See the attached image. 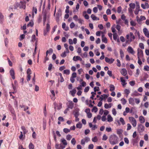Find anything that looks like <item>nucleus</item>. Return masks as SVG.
Masks as SVG:
<instances>
[{
	"mask_svg": "<svg viewBox=\"0 0 149 149\" xmlns=\"http://www.w3.org/2000/svg\"><path fill=\"white\" fill-rule=\"evenodd\" d=\"M119 138L118 136L115 135H111L109 139V141L110 143L112 145H114L118 143Z\"/></svg>",
	"mask_w": 149,
	"mask_h": 149,
	"instance_id": "1",
	"label": "nucleus"
},
{
	"mask_svg": "<svg viewBox=\"0 0 149 149\" xmlns=\"http://www.w3.org/2000/svg\"><path fill=\"white\" fill-rule=\"evenodd\" d=\"M129 120L134 127H135L137 125L136 120L132 117H130L129 118Z\"/></svg>",
	"mask_w": 149,
	"mask_h": 149,
	"instance_id": "2",
	"label": "nucleus"
},
{
	"mask_svg": "<svg viewBox=\"0 0 149 149\" xmlns=\"http://www.w3.org/2000/svg\"><path fill=\"white\" fill-rule=\"evenodd\" d=\"M136 7L135 10L134 11V14L136 15H137L139 13V11H141L142 10L140 9V7L139 3L137 1H136Z\"/></svg>",
	"mask_w": 149,
	"mask_h": 149,
	"instance_id": "3",
	"label": "nucleus"
},
{
	"mask_svg": "<svg viewBox=\"0 0 149 149\" xmlns=\"http://www.w3.org/2000/svg\"><path fill=\"white\" fill-rule=\"evenodd\" d=\"M139 57L140 58H142L143 57V51L138 48L137 49V57Z\"/></svg>",
	"mask_w": 149,
	"mask_h": 149,
	"instance_id": "4",
	"label": "nucleus"
},
{
	"mask_svg": "<svg viewBox=\"0 0 149 149\" xmlns=\"http://www.w3.org/2000/svg\"><path fill=\"white\" fill-rule=\"evenodd\" d=\"M138 131L139 133L143 132L144 130V127L142 124H139L138 126Z\"/></svg>",
	"mask_w": 149,
	"mask_h": 149,
	"instance_id": "5",
	"label": "nucleus"
},
{
	"mask_svg": "<svg viewBox=\"0 0 149 149\" xmlns=\"http://www.w3.org/2000/svg\"><path fill=\"white\" fill-rule=\"evenodd\" d=\"M130 40H126V43L128 42H130L135 39V36L134 35L133 33L130 32Z\"/></svg>",
	"mask_w": 149,
	"mask_h": 149,
	"instance_id": "6",
	"label": "nucleus"
},
{
	"mask_svg": "<svg viewBox=\"0 0 149 149\" xmlns=\"http://www.w3.org/2000/svg\"><path fill=\"white\" fill-rule=\"evenodd\" d=\"M19 3L20 4V8L25 9L26 7L25 1H21L19 2Z\"/></svg>",
	"mask_w": 149,
	"mask_h": 149,
	"instance_id": "7",
	"label": "nucleus"
},
{
	"mask_svg": "<svg viewBox=\"0 0 149 149\" xmlns=\"http://www.w3.org/2000/svg\"><path fill=\"white\" fill-rule=\"evenodd\" d=\"M61 15V12L60 9L58 10L56 15V20L57 21L59 20L60 17Z\"/></svg>",
	"mask_w": 149,
	"mask_h": 149,
	"instance_id": "8",
	"label": "nucleus"
},
{
	"mask_svg": "<svg viewBox=\"0 0 149 149\" xmlns=\"http://www.w3.org/2000/svg\"><path fill=\"white\" fill-rule=\"evenodd\" d=\"M105 59L106 62L108 63L109 64H111L113 63L114 61V60L112 58H109L107 57H105Z\"/></svg>",
	"mask_w": 149,
	"mask_h": 149,
	"instance_id": "9",
	"label": "nucleus"
},
{
	"mask_svg": "<svg viewBox=\"0 0 149 149\" xmlns=\"http://www.w3.org/2000/svg\"><path fill=\"white\" fill-rule=\"evenodd\" d=\"M128 52L132 54H134L135 53V52L133 49L130 46H129L127 49Z\"/></svg>",
	"mask_w": 149,
	"mask_h": 149,
	"instance_id": "10",
	"label": "nucleus"
},
{
	"mask_svg": "<svg viewBox=\"0 0 149 149\" xmlns=\"http://www.w3.org/2000/svg\"><path fill=\"white\" fill-rule=\"evenodd\" d=\"M143 31L145 36L149 38V32L147 29L146 28H144L143 30Z\"/></svg>",
	"mask_w": 149,
	"mask_h": 149,
	"instance_id": "11",
	"label": "nucleus"
},
{
	"mask_svg": "<svg viewBox=\"0 0 149 149\" xmlns=\"http://www.w3.org/2000/svg\"><path fill=\"white\" fill-rule=\"evenodd\" d=\"M10 76H11L12 78L13 79H14L15 78V72L14 70L13 69H11L10 71Z\"/></svg>",
	"mask_w": 149,
	"mask_h": 149,
	"instance_id": "12",
	"label": "nucleus"
},
{
	"mask_svg": "<svg viewBox=\"0 0 149 149\" xmlns=\"http://www.w3.org/2000/svg\"><path fill=\"white\" fill-rule=\"evenodd\" d=\"M120 72L121 74L123 76H125L127 73V72L126 69L123 68L120 71Z\"/></svg>",
	"mask_w": 149,
	"mask_h": 149,
	"instance_id": "13",
	"label": "nucleus"
},
{
	"mask_svg": "<svg viewBox=\"0 0 149 149\" xmlns=\"http://www.w3.org/2000/svg\"><path fill=\"white\" fill-rule=\"evenodd\" d=\"M129 102L130 104L134 105V99L130 97L129 99Z\"/></svg>",
	"mask_w": 149,
	"mask_h": 149,
	"instance_id": "14",
	"label": "nucleus"
},
{
	"mask_svg": "<svg viewBox=\"0 0 149 149\" xmlns=\"http://www.w3.org/2000/svg\"><path fill=\"white\" fill-rule=\"evenodd\" d=\"M21 129L23 131V134L24 135H25V134H26L28 132V130L26 129L24 126H21Z\"/></svg>",
	"mask_w": 149,
	"mask_h": 149,
	"instance_id": "15",
	"label": "nucleus"
},
{
	"mask_svg": "<svg viewBox=\"0 0 149 149\" xmlns=\"http://www.w3.org/2000/svg\"><path fill=\"white\" fill-rule=\"evenodd\" d=\"M120 81L122 82V84L124 86L127 84V83L125 82V81L123 77H121L120 78Z\"/></svg>",
	"mask_w": 149,
	"mask_h": 149,
	"instance_id": "16",
	"label": "nucleus"
},
{
	"mask_svg": "<svg viewBox=\"0 0 149 149\" xmlns=\"http://www.w3.org/2000/svg\"><path fill=\"white\" fill-rule=\"evenodd\" d=\"M139 120L141 123H144L145 119L143 116H141L139 117Z\"/></svg>",
	"mask_w": 149,
	"mask_h": 149,
	"instance_id": "17",
	"label": "nucleus"
},
{
	"mask_svg": "<svg viewBox=\"0 0 149 149\" xmlns=\"http://www.w3.org/2000/svg\"><path fill=\"white\" fill-rule=\"evenodd\" d=\"M107 119V121L109 122H111L113 121V118L110 114L108 115Z\"/></svg>",
	"mask_w": 149,
	"mask_h": 149,
	"instance_id": "18",
	"label": "nucleus"
},
{
	"mask_svg": "<svg viewBox=\"0 0 149 149\" xmlns=\"http://www.w3.org/2000/svg\"><path fill=\"white\" fill-rule=\"evenodd\" d=\"M73 103L72 102H70L69 104L68 105V109L69 108L72 109L73 108Z\"/></svg>",
	"mask_w": 149,
	"mask_h": 149,
	"instance_id": "19",
	"label": "nucleus"
},
{
	"mask_svg": "<svg viewBox=\"0 0 149 149\" xmlns=\"http://www.w3.org/2000/svg\"><path fill=\"white\" fill-rule=\"evenodd\" d=\"M20 4L19 3L16 2L14 4V9H16L18 7L20 8Z\"/></svg>",
	"mask_w": 149,
	"mask_h": 149,
	"instance_id": "20",
	"label": "nucleus"
},
{
	"mask_svg": "<svg viewBox=\"0 0 149 149\" xmlns=\"http://www.w3.org/2000/svg\"><path fill=\"white\" fill-rule=\"evenodd\" d=\"M53 52V50L52 48H50L49 50H47L46 52V56H47L48 54H52Z\"/></svg>",
	"mask_w": 149,
	"mask_h": 149,
	"instance_id": "21",
	"label": "nucleus"
},
{
	"mask_svg": "<svg viewBox=\"0 0 149 149\" xmlns=\"http://www.w3.org/2000/svg\"><path fill=\"white\" fill-rule=\"evenodd\" d=\"M110 91H113L115 89L114 86L113 84H110L109 86Z\"/></svg>",
	"mask_w": 149,
	"mask_h": 149,
	"instance_id": "22",
	"label": "nucleus"
},
{
	"mask_svg": "<svg viewBox=\"0 0 149 149\" xmlns=\"http://www.w3.org/2000/svg\"><path fill=\"white\" fill-rule=\"evenodd\" d=\"M76 92V89H74L72 91H70V93H71V95L72 96H74L75 95V94Z\"/></svg>",
	"mask_w": 149,
	"mask_h": 149,
	"instance_id": "23",
	"label": "nucleus"
},
{
	"mask_svg": "<svg viewBox=\"0 0 149 149\" xmlns=\"http://www.w3.org/2000/svg\"><path fill=\"white\" fill-rule=\"evenodd\" d=\"M82 124L81 123V122H79L76 124V127L77 128L80 129L82 127Z\"/></svg>",
	"mask_w": 149,
	"mask_h": 149,
	"instance_id": "24",
	"label": "nucleus"
},
{
	"mask_svg": "<svg viewBox=\"0 0 149 149\" xmlns=\"http://www.w3.org/2000/svg\"><path fill=\"white\" fill-rule=\"evenodd\" d=\"M63 74L67 75H69L70 74V70L68 69L64 70L63 71Z\"/></svg>",
	"mask_w": 149,
	"mask_h": 149,
	"instance_id": "25",
	"label": "nucleus"
},
{
	"mask_svg": "<svg viewBox=\"0 0 149 149\" xmlns=\"http://www.w3.org/2000/svg\"><path fill=\"white\" fill-rule=\"evenodd\" d=\"M61 141L63 144L65 146H66L67 145V143L66 140L63 139H61Z\"/></svg>",
	"mask_w": 149,
	"mask_h": 149,
	"instance_id": "26",
	"label": "nucleus"
},
{
	"mask_svg": "<svg viewBox=\"0 0 149 149\" xmlns=\"http://www.w3.org/2000/svg\"><path fill=\"white\" fill-rule=\"evenodd\" d=\"M122 104L123 105L125 104L127 102V101L124 98H122L121 99Z\"/></svg>",
	"mask_w": 149,
	"mask_h": 149,
	"instance_id": "27",
	"label": "nucleus"
},
{
	"mask_svg": "<svg viewBox=\"0 0 149 149\" xmlns=\"http://www.w3.org/2000/svg\"><path fill=\"white\" fill-rule=\"evenodd\" d=\"M80 56H74L73 58V60L74 61H77L79 60Z\"/></svg>",
	"mask_w": 149,
	"mask_h": 149,
	"instance_id": "28",
	"label": "nucleus"
},
{
	"mask_svg": "<svg viewBox=\"0 0 149 149\" xmlns=\"http://www.w3.org/2000/svg\"><path fill=\"white\" fill-rule=\"evenodd\" d=\"M29 149H34V146L31 142L29 145Z\"/></svg>",
	"mask_w": 149,
	"mask_h": 149,
	"instance_id": "29",
	"label": "nucleus"
},
{
	"mask_svg": "<svg viewBox=\"0 0 149 149\" xmlns=\"http://www.w3.org/2000/svg\"><path fill=\"white\" fill-rule=\"evenodd\" d=\"M129 6L130 7V8H132V9H134L135 8V5L134 3H131L130 4Z\"/></svg>",
	"mask_w": 149,
	"mask_h": 149,
	"instance_id": "30",
	"label": "nucleus"
},
{
	"mask_svg": "<svg viewBox=\"0 0 149 149\" xmlns=\"http://www.w3.org/2000/svg\"><path fill=\"white\" fill-rule=\"evenodd\" d=\"M36 40V36L35 35H33L31 37V42H33L35 40Z\"/></svg>",
	"mask_w": 149,
	"mask_h": 149,
	"instance_id": "31",
	"label": "nucleus"
},
{
	"mask_svg": "<svg viewBox=\"0 0 149 149\" xmlns=\"http://www.w3.org/2000/svg\"><path fill=\"white\" fill-rule=\"evenodd\" d=\"M66 138L67 140L70 141L72 138V136L70 134H68L66 135Z\"/></svg>",
	"mask_w": 149,
	"mask_h": 149,
	"instance_id": "32",
	"label": "nucleus"
},
{
	"mask_svg": "<svg viewBox=\"0 0 149 149\" xmlns=\"http://www.w3.org/2000/svg\"><path fill=\"white\" fill-rule=\"evenodd\" d=\"M117 133L118 135H120L123 132V130L121 129H118L117 130Z\"/></svg>",
	"mask_w": 149,
	"mask_h": 149,
	"instance_id": "33",
	"label": "nucleus"
},
{
	"mask_svg": "<svg viewBox=\"0 0 149 149\" xmlns=\"http://www.w3.org/2000/svg\"><path fill=\"white\" fill-rule=\"evenodd\" d=\"M92 141L94 142H96L98 141V139L97 136H95L92 139Z\"/></svg>",
	"mask_w": 149,
	"mask_h": 149,
	"instance_id": "34",
	"label": "nucleus"
},
{
	"mask_svg": "<svg viewBox=\"0 0 149 149\" xmlns=\"http://www.w3.org/2000/svg\"><path fill=\"white\" fill-rule=\"evenodd\" d=\"M63 131L65 133H67L70 132V130L67 128H65L63 129Z\"/></svg>",
	"mask_w": 149,
	"mask_h": 149,
	"instance_id": "35",
	"label": "nucleus"
},
{
	"mask_svg": "<svg viewBox=\"0 0 149 149\" xmlns=\"http://www.w3.org/2000/svg\"><path fill=\"white\" fill-rule=\"evenodd\" d=\"M98 110V109L96 107H93L91 110L92 112H94L95 113H96Z\"/></svg>",
	"mask_w": 149,
	"mask_h": 149,
	"instance_id": "36",
	"label": "nucleus"
},
{
	"mask_svg": "<svg viewBox=\"0 0 149 149\" xmlns=\"http://www.w3.org/2000/svg\"><path fill=\"white\" fill-rule=\"evenodd\" d=\"M118 36L117 34L116 33H113V40H116L117 39Z\"/></svg>",
	"mask_w": 149,
	"mask_h": 149,
	"instance_id": "37",
	"label": "nucleus"
},
{
	"mask_svg": "<svg viewBox=\"0 0 149 149\" xmlns=\"http://www.w3.org/2000/svg\"><path fill=\"white\" fill-rule=\"evenodd\" d=\"M130 25L133 26H135L136 25V23L133 20H131L130 22Z\"/></svg>",
	"mask_w": 149,
	"mask_h": 149,
	"instance_id": "38",
	"label": "nucleus"
},
{
	"mask_svg": "<svg viewBox=\"0 0 149 149\" xmlns=\"http://www.w3.org/2000/svg\"><path fill=\"white\" fill-rule=\"evenodd\" d=\"M71 143L73 145H74L76 143V141L74 138H73L72 139L71 141Z\"/></svg>",
	"mask_w": 149,
	"mask_h": 149,
	"instance_id": "39",
	"label": "nucleus"
},
{
	"mask_svg": "<svg viewBox=\"0 0 149 149\" xmlns=\"http://www.w3.org/2000/svg\"><path fill=\"white\" fill-rule=\"evenodd\" d=\"M9 110L11 112V113L13 114H15V112L13 108L11 107H10L9 108Z\"/></svg>",
	"mask_w": 149,
	"mask_h": 149,
	"instance_id": "40",
	"label": "nucleus"
},
{
	"mask_svg": "<svg viewBox=\"0 0 149 149\" xmlns=\"http://www.w3.org/2000/svg\"><path fill=\"white\" fill-rule=\"evenodd\" d=\"M112 112L114 116H115L117 113L116 111V109L115 108H113L112 110Z\"/></svg>",
	"mask_w": 149,
	"mask_h": 149,
	"instance_id": "41",
	"label": "nucleus"
},
{
	"mask_svg": "<svg viewBox=\"0 0 149 149\" xmlns=\"http://www.w3.org/2000/svg\"><path fill=\"white\" fill-rule=\"evenodd\" d=\"M120 54L121 58L122 59L123 58L124 56V54L123 51L121 49L120 50Z\"/></svg>",
	"mask_w": 149,
	"mask_h": 149,
	"instance_id": "42",
	"label": "nucleus"
},
{
	"mask_svg": "<svg viewBox=\"0 0 149 149\" xmlns=\"http://www.w3.org/2000/svg\"><path fill=\"white\" fill-rule=\"evenodd\" d=\"M116 28L118 30V33H119V32L120 31L121 28L119 24H117Z\"/></svg>",
	"mask_w": 149,
	"mask_h": 149,
	"instance_id": "43",
	"label": "nucleus"
},
{
	"mask_svg": "<svg viewBox=\"0 0 149 149\" xmlns=\"http://www.w3.org/2000/svg\"><path fill=\"white\" fill-rule=\"evenodd\" d=\"M75 26V24L73 22H71L70 24V26L71 29H73Z\"/></svg>",
	"mask_w": 149,
	"mask_h": 149,
	"instance_id": "44",
	"label": "nucleus"
},
{
	"mask_svg": "<svg viewBox=\"0 0 149 149\" xmlns=\"http://www.w3.org/2000/svg\"><path fill=\"white\" fill-rule=\"evenodd\" d=\"M74 114L75 118H77L79 115V113L78 111H76L74 113Z\"/></svg>",
	"mask_w": 149,
	"mask_h": 149,
	"instance_id": "45",
	"label": "nucleus"
},
{
	"mask_svg": "<svg viewBox=\"0 0 149 149\" xmlns=\"http://www.w3.org/2000/svg\"><path fill=\"white\" fill-rule=\"evenodd\" d=\"M91 17L93 20H96V19L97 18V17L95 16L94 14L91 15Z\"/></svg>",
	"mask_w": 149,
	"mask_h": 149,
	"instance_id": "46",
	"label": "nucleus"
},
{
	"mask_svg": "<svg viewBox=\"0 0 149 149\" xmlns=\"http://www.w3.org/2000/svg\"><path fill=\"white\" fill-rule=\"evenodd\" d=\"M66 54L67 53L65 52H64L61 54V56L62 57H65L67 56Z\"/></svg>",
	"mask_w": 149,
	"mask_h": 149,
	"instance_id": "47",
	"label": "nucleus"
},
{
	"mask_svg": "<svg viewBox=\"0 0 149 149\" xmlns=\"http://www.w3.org/2000/svg\"><path fill=\"white\" fill-rule=\"evenodd\" d=\"M102 41L103 42L107 43V40L106 38L105 37L102 39Z\"/></svg>",
	"mask_w": 149,
	"mask_h": 149,
	"instance_id": "48",
	"label": "nucleus"
},
{
	"mask_svg": "<svg viewBox=\"0 0 149 149\" xmlns=\"http://www.w3.org/2000/svg\"><path fill=\"white\" fill-rule=\"evenodd\" d=\"M124 141L127 144H128L129 143V140L127 138L125 137L124 138Z\"/></svg>",
	"mask_w": 149,
	"mask_h": 149,
	"instance_id": "49",
	"label": "nucleus"
},
{
	"mask_svg": "<svg viewBox=\"0 0 149 149\" xmlns=\"http://www.w3.org/2000/svg\"><path fill=\"white\" fill-rule=\"evenodd\" d=\"M33 22H30L27 25L28 27L31 26L32 27L33 25Z\"/></svg>",
	"mask_w": 149,
	"mask_h": 149,
	"instance_id": "50",
	"label": "nucleus"
},
{
	"mask_svg": "<svg viewBox=\"0 0 149 149\" xmlns=\"http://www.w3.org/2000/svg\"><path fill=\"white\" fill-rule=\"evenodd\" d=\"M122 10V8L121 6H119L117 8V12L118 13H121Z\"/></svg>",
	"mask_w": 149,
	"mask_h": 149,
	"instance_id": "51",
	"label": "nucleus"
},
{
	"mask_svg": "<svg viewBox=\"0 0 149 149\" xmlns=\"http://www.w3.org/2000/svg\"><path fill=\"white\" fill-rule=\"evenodd\" d=\"M120 121L121 123L123 125H124L125 124V121H124L123 119L122 118H120Z\"/></svg>",
	"mask_w": 149,
	"mask_h": 149,
	"instance_id": "52",
	"label": "nucleus"
},
{
	"mask_svg": "<svg viewBox=\"0 0 149 149\" xmlns=\"http://www.w3.org/2000/svg\"><path fill=\"white\" fill-rule=\"evenodd\" d=\"M107 138L108 137L107 135L104 134L103 136L102 139L103 140L106 141L107 139Z\"/></svg>",
	"mask_w": 149,
	"mask_h": 149,
	"instance_id": "53",
	"label": "nucleus"
},
{
	"mask_svg": "<svg viewBox=\"0 0 149 149\" xmlns=\"http://www.w3.org/2000/svg\"><path fill=\"white\" fill-rule=\"evenodd\" d=\"M109 95H107L106 94H103V95H101V96L102 97L103 99H104L108 97Z\"/></svg>",
	"mask_w": 149,
	"mask_h": 149,
	"instance_id": "54",
	"label": "nucleus"
},
{
	"mask_svg": "<svg viewBox=\"0 0 149 149\" xmlns=\"http://www.w3.org/2000/svg\"><path fill=\"white\" fill-rule=\"evenodd\" d=\"M124 92L125 94L128 95L130 93V91L129 90L125 89L124 90Z\"/></svg>",
	"mask_w": 149,
	"mask_h": 149,
	"instance_id": "55",
	"label": "nucleus"
},
{
	"mask_svg": "<svg viewBox=\"0 0 149 149\" xmlns=\"http://www.w3.org/2000/svg\"><path fill=\"white\" fill-rule=\"evenodd\" d=\"M139 46L142 49H144V45L143 43H140L139 44Z\"/></svg>",
	"mask_w": 149,
	"mask_h": 149,
	"instance_id": "56",
	"label": "nucleus"
},
{
	"mask_svg": "<svg viewBox=\"0 0 149 149\" xmlns=\"http://www.w3.org/2000/svg\"><path fill=\"white\" fill-rule=\"evenodd\" d=\"M103 33L102 32L100 31H97L96 33V35L97 36H100V33Z\"/></svg>",
	"mask_w": 149,
	"mask_h": 149,
	"instance_id": "57",
	"label": "nucleus"
},
{
	"mask_svg": "<svg viewBox=\"0 0 149 149\" xmlns=\"http://www.w3.org/2000/svg\"><path fill=\"white\" fill-rule=\"evenodd\" d=\"M144 69L146 71H149V67L148 65H145L144 67Z\"/></svg>",
	"mask_w": 149,
	"mask_h": 149,
	"instance_id": "58",
	"label": "nucleus"
},
{
	"mask_svg": "<svg viewBox=\"0 0 149 149\" xmlns=\"http://www.w3.org/2000/svg\"><path fill=\"white\" fill-rule=\"evenodd\" d=\"M27 75H31V70L30 69L28 68L27 71Z\"/></svg>",
	"mask_w": 149,
	"mask_h": 149,
	"instance_id": "59",
	"label": "nucleus"
},
{
	"mask_svg": "<svg viewBox=\"0 0 149 149\" xmlns=\"http://www.w3.org/2000/svg\"><path fill=\"white\" fill-rule=\"evenodd\" d=\"M76 77H77L76 73L75 72H74L72 73V76L71 77L75 78Z\"/></svg>",
	"mask_w": 149,
	"mask_h": 149,
	"instance_id": "60",
	"label": "nucleus"
},
{
	"mask_svg": "<svg viewBox=\"0 0 149 149\" xmlns=\"http://www.w3.org/2000/svg\"><path fill=\"white\" fill-rule=\"evenodd\" d=\"M73 19L75 21H77L78 20V17L77 15H74L73 17Z\"/></svg>",
	"mask_w": 149,
	"mask_h": 149,
	"instance_id": "61",
	"label": "nucleus"
},
{
	"mask_svg": "<svg viewBox=\"0 0 149 149\" xmlns=\"http://www.w3.org/2000/svg\"><path fill=\"white\" fill-rule=\"evenodd\" d=\"M104 111V112L103 113V115L106 116L109 113V111L107 110H105Z\"/></svg>",
	"mask_w": 149,
	"mask_h": 149,
	"instance_id": "62",
	"label": "nucleus"
},
{
	"mask_svg": "<svg viewBox=\"0 0 149 149\" xmlns=\"http://www.w3.org/2000/svg\"><path fill=\"white\" fill-rule=\"evenodd\" d=\"M58 119L59 121L62 122H63L64 121L63 118L61 116L59 117Z\"/></svg>",
	"mask_w": 149,
	"mask_h": 149,
	"instance_id": "63",
	"label": "nucleus"
},
{
	"mask_svg": "<svg viewBox=\"0 0 149 149\" xmlns=\"http://www.w3.org/2000/svg\"><path fill=\"white\" fill-rule=\"evenodd\" d=\"M94 146L93 144H91L89 145L88 148L89 149H93Z\"/></svg>",
	"mask_w": 149,
	"mask_h": 149,
	"instance_id": "64",
	"label": "nucleus"
}]
</instances>
